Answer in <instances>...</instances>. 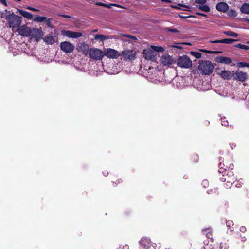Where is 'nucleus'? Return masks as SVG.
<instances>
[{
	"mask_svg": "<svg viewBox=\"0 0 249 249\" xmlns=\"http://www.w3.org/2000/svg\"><path fill=\"white\" fill-rule=\"evenodd\" d=\"M7 21L8 27L11 28L13 31H15L21 24L22 18L13 13L6 14L3 17Z\"/></svg>",
	"mask_w": 249,
	"mask_h": 249,
	"instance_id": "obj_1",
	"label": "nucleus"
},
{
	"mask_svg": "<svg viewBox=\"0 0 249 249\" xmlns=\"http://www.w3.org/2000/svg\"><path fill=\"white\" fill-rule=\"evenodd\" d=\"M164 51V49L161 46H152L151 49L144 50L142 54L145 59L155 62L156 61L157 53Z\"/></svg>",
	"mask_w": 249,
	"mask_h": 249,
	"instance_id": "obj_2",
	"label": "nucleus"
},
{
	"mask_svg": "<svg viewBox=\"0 0 249 249\" xmlns=\"http://www.w3.org/2000/svg\"><path fill=\"white\" fill-rule=\"evenodd\" d=\"M198 70L204 75H209L212 73L214 69L213 63L209 60H202L198 66Z\"/></svg>",
	"mask_w": 249,
	"mask_h": 249,
	"instance_id": "obj_3",
	"label": "nucleus"
},
{
	"mask_svg": "<svg viewBox=\"0 0 249 249\" xmlns=\"http://www.w3.org/2000/svg\"><path fill=\"white\" fill-rule=\"evenodd\" d=\"M228 175H229V176H225L224 177L222 178H221V180L222 181H227V187H231V186L233 184H234L235 186L237 188H240L242 186V184H243V183L241 181H235V178L233 177H230V176H233V173L232 171L228 172Z\"/></svg>",
	"mask_w": 249,
	"mask_h": 249,
	"instance_id": "obj_4",
	"label": "nucleus"
},
{
	"mask_svg": "<svg viewBox=\"0 0 249 249\" xmlns=\"http://www.w3.org/2000/svg\"><path fill=\"white\" fill-rule=\"evenodd\" d=\"M177 65L182 68H189L192 66V62L187 55L179 56L177 60Z\"/></svg>",
	"mask_w": 249,
	"mask_h": 249,
	"instance_id": "obj_5",
	"label": "nucleus"
},
{
	"mask_svg": "<svg viewBox=\"0 0 249 249\" xmlns=\"http://www.w3.org/2000/svg\"><path fill=\"white\" fill-rule=\"evenodd\" d=\"M89 53L90 57L95 60H101L104 56V52L96 48L90 49L89 51Z\"/></svg>",
	"mask_w": 249,
	"mask_h": 249,
	"instance_id": "obj_6",
	"label": "nucleus"
},
{
	"mask_svg": "<svg viewBox=\"0 0 249 249\" xmlns=\"http://www.w3.org/2000/svg\"><path fill=\"white\" fill-rule=\"evenodd\" d=\"M60 48L63 52L67 53H70L73 51L75 47L73 44L70 42L64 41L61 42Z\"/></svg>",
	"mask_w": 249,
	"mask_h": 249,
	"instance_id": "obj_7",
	"label": "nucleus"
},
{
	"mask_svg": "<svg viewBox=\"0 0 249 249\" xmlns=\"http://www.w3.org/2000/svg\"><path fill=\"white\" fill-rule=\"evenodd\" d=\"M122 56L125 61H131L136 57V52L132 50H124L122 53Z\"/></svg>",
	"mask_w": 249,
	"mask_h": 249,
	"instance_id": "obj_8",
	"label": "nucleus"
},
{
	"mask_svg": "<svg viewBox=\"0 0 249 249\" xmlns=\"http://www.w3.org/2000/svg\"><path fill=\"white\" fill-rule=\"evenodd\" d=\"M31 28L28 27L26 25H23L19 26L16 31L21 36H29L31 35Z\"/></svg>",
	"mask_w": 249,
	"mask_h": 249,
	"instance_id": "obj_9",
	"label": "nucleus"
},
{
	"mask_svg": "<svg viewBox=\"0 0 249 249\" xmlns=\"http://www.w3.org/2000/svg\"><path fill=\"white\" fill-rule=\"evenodd\" d=\"M161 62L164 66L171 67L175 63L176 60L169 55H164L161 58Z\"/></svg>",
	"mask_w": 249,
	"mask_h": 249,
	"instance_id": "obj_10",
	"label": "nucleus"
},
{
	"mask_svg": "<svg viewBox=\"0 0 249 249\" xmlns=\"http://www.w3.org/2000/svg\"><path fill=\"white\" fill-rule=\"evenodd\" d=\"M140 245L143 248L149 249L152 247L155 248L156 244L153 243L147 237H142L139 241Z\"/></svg>",
	"mask_w": 249,
	"mask_h": 249,
	"instance_id": "obj_11",
	"label": "nucleus"
},
{
	"mask_svg": "<svg viewBox=\"0 0 249 249\" xmlns=\"http://www.w3.org/2000/svg\"><path fill=\"white\" fill-rule=\"evenodd\" d=\"M104 54L108 58L112 59H116L120 56V53L118 51L110 48L107 49Z\"/></svg>",
	"mask_w": 249,
	"mask_h": 249,
	"instance_id": "obj_12",
	"label": "nucleus"
},
{
	"mask_svg": "<svg viewBox=\"0 0 249 249\" xmlns=\"http://www.w3.org/2000/svg\"><path fill=\"white\" fill-rule=\"evenodd\" d=\"M43 35V33L41 29L33 28L31 29V35H30L29 36L35 38L36 41H38L41 38Z\"/></svg>",
	"mask_w": 249,
	"mask_h": 249,
	"instance_id": "obj_13",
	"label": "nucleus"
},
{
	"mask_svg": "<svg viewBox=\"0 0 249 249\" xmlns=\"http://www.w3.org/2000/svg\"><path fill=\"white\" fill-rule=\"evenodd\" d=\"M62 33L64 36L72 38H77L82 36V33L79 32L64 31Z\"/></svg>",
	"mask_w": 249,
	"mask_h": 249,
	"instance_id": "obj_14",
	"label": "nucleus"
},
{
	"mask_svg": "<svg viewBox=\"0 0 249 249\" xmlns=\"http://www.w3.org/2000/svg\"><path fill=\"white\" fill-rule=\"evenodd\" d=\"M77 49L79 52H82L85 54H87L89 51V45L85 43H79Z\"/></svg>",
	"mask_w": 249,
	"mask_h": 249,
	"instance_id": "obj_15",
	"label": "nucleus"
},
{
	"mask_svg": "<svg viewBox=\"0 0 249 249\" xmlns=\"http://www.w3.org/2000/svg\"><path fill=\"white\" fill-rule=\"evenodd\" d=\"M215 61L218 63L224 64H230L231 63L232 60L231 58L224 56H217L215 57Z\"/></svg>",
	"mask_w": 249,
	"mask_h": 249,
	"instance_id": "obj_16",
	"label": "nucleus"
},
{
	"mask_svg": "<svg viewBox=\"0 0 249 249\" xmlns=\"http://www.w3.org/2000/svg\"><path fill=\"white\" fill-rule=\"evenodd\" d=\"M235 79L241 82H244L246 80L247 78V74L246 72L242 71H236L235 72Z\"/></svg>",
	"mask_w": 249,
	"mask_h": 249,
	"instance_id": "obj_17",
	"label": "nucleus"
},
{
	"mask_svg": "<svg viewBox=\"0 0 249 249\" xmlns=\"http://www.w3.org/2000/svg\"><path fill=\"white\" fill-rule=\"evenodd\" d=\"M217 74L224 80H229L231 77V72L227 70L221 71L220 72H218Z\"/></svg>",
	"mask_w": 249,
	"mask_h": 249,
	"instance_id": "obj_18",
	"label": "nucleus"
},
{
	"mask_svg": "<svg viewBox=\"0 0 249 249\" xmlns=\"http://www.w3.org/2000/svg\"><path fill=\"white\" fill-rule=\"evenodd\" d=\"M228 5L224 2H219L216 5V9L220 12H226L228 10Z\"/></svg>",
	"mask_w": 249,
	"mask_h": 249,
	"instance_id": "obj_19",
	"label": "nucleus"
},
{
	"mask_svg": "<svg viewBox=\"0 0 249 249\" xmlns=\"http://www.w3.org/2000/svg\"><path fill=\"white\" fill-rule=\"evenodd\" d=\"M236 40L231 39V38H226L223 39L221 40H216L214 41H211L210 42L212 43H225V44H232L234 41H236Z\"/></svg>",
	"mask_w": 249,
	"mask_h": 249,
	"instance_id": "obj_20",
	"label": "nucleus"
},
{
	"mask_svg": "<svg viewBox=\"0 0 249 249\" xmlns=\"http://www.w3.org/2000/svg\"><path fill=\"white\" fill-rule=\"evenodd\" d=\"M220 163L219 165V172L220 173H223L224 171L227 170V168H231V169H232L233 165H230L229 167H228L227 165L225 166V164L224 163H222L221 161H223L222 158H221L219 159Z\"/></svg>",
	"mask_w": 249,
	"mask_h": 249,
	"instance_id": "obj_21",
	"label": "nucleus"
},
{
	"mask_svg": "<svg viewBox=\"0 0 249 249\" xmlns=\"http://www.w3.org/2000/svg\"><path fill=\"white\" fill-rule=\"evenodd\" d=\"M18 11L19 13L22 15L23 17L25 18L28 19H32L33 18V15L32 14L28 12L23 11L21 9H18Z\"/></svg>",
	"mask_w": 249,
	"mask_h": 249,
	"instance_id": "obj_22",
	"label": "nucleus"
},
{
	"mask_svg": "<svg viewBox=\"0 0 249 249\" xmlns=\"http://www.w3.org/2000/svg\"><path fill=\"white\" fill-rule=\"evenodd\" d=\"M44 41L48 44L52 45L55 42V38L52 35H48L44 38Z\"/></svg>",
	"mask_w": 249,
	"mask_h": 249,
	"instance_id": "obj_23",
	"label": "nucleus"
},
{
	"mask_svg": "<svg viewBox=\"0 0 249 249\" xmlns=\"http://www.w3.org/2000/svg\"><path fill=\"white\" fill-rule=\"evenodd\" d=\"M202 232L204 235H205L207 238L212 239V230L210 228L203 229L202 230Z\"/></svg>",
	"mask_w": 249,
	"mask_h": 249,
	"instance_id": "obj_24",
	"label": "nucleus"
},
{
	"mask_svg": "<svg viewBox=\"0 0 249 249\" xmlns=\"http://www.w3.org/2000/svg\"><path fill=\"white\" fill-rule=\"evenodd\" d=\"M240 11L243 13L249 14V4H243L240 8Z\"/></svg>",
	"mask_w": 249,
	"mask_h": 249,
	"instance_id": "obj_25",
	"label": "nucleus"
},
{
	"mask_svg": "<svg viewBox=\"0 0 249 249\" xmlns=\"http://www.w3.org/2000/svg\"><path fill=\"white\" fill-rule=\"evenodd\" d=\"M202 4V5L198 6L199 9L205 12H209L210 11V8L208 5L204 4Z\"/></svg>",
	"mask_w": 249,
	"mask_h": 249,
	"instance_id": "obj_26",
	"label": "nucleus"
},
{
	"mask_svg": "<svg viewBox=\"0 0 249 249\" xmlns=\"http://www.w3.org/2000/svg\"><path fill=\"white\" fill-rule=\"evenodd\" d=\"M109 37L107 36L96 34L95 36V40H100L101 41H103L106 39H108Z\"/></svg>",
	"mask_w": 249,
	"mask_h": 249,
	"instance_id": "obj_27",
	"label": "nucleus"
},
{
	"mask_svg": "<svg viewBox=\"0 0 249 249\" xmlns=\"http://www.w3.org/2000/svg\"><path fill=\"white\" fill-rule=\"evenodd\" d=\"M46 19H47V17H46L36 16L34 18L33 20L38 23L44 22Z\"/></svg>",
	"mask_w": 249,
	"mask_h": 249,
	"instance_id": "obj_28",
	"label": "nucleus"
},
{
	"mask_svg": "<svg viewBox=\"0 0 249 249\" xmlns=\"http://www.w3.org/2000/svg\"><path fill=\"white\" fill-rule=\"evenodd\" d=\"M224 34L229 36H233L236 37L238 36V34L236 33L231 32V31H226L224 32Z\"/></svg>",
	"mask_w": 249,
	"mask_h": 249,
	"instance_id": "obj_29",
	"label": "nucleus"
},
{
	"mask_svg": "<svg viewBox=\"0 0 249 249\" xmlns=\"http://www.w3.org/2000/svg\"><path fill=\"white\" fill-rule=\"evenodd\" d=\"M237 15L236 11L233 9H231L228 11V15L231 17H235Z\"/></svg>",
	"mask_w": 249,
	"mask_h": 249,
	"instance_id": "obj_30",
	"label": "nucleus"
},
{
	"mask_svg": "<svg viewBox=\"0 0 249 249\" xmlns=\"http://www.w3.org/2000/svg\"><path fill=\"white\" fill-rule=\"evenodd\" d=\"M96 5H99V6H104V7H107V8H110L111 7V6H113V5L116 6H117V7H120V6L117 5V4H109V5H107L106 4H104V3H101V2H99V3H96Z\"/></svg>",
	"mask_w": 249,
	"mask_h": 249,
	"instance_id": "obj_31",
	"label": "nucleus"
},
{
	"mask_svg": "<svg viewBox=\"0 0 249 249\" xmlns=\"http://www.w3.org/2000/svg\"><path fill=\"white\" fill-rule=\"evenodd\" d=\"M235 47L241 49H244V50H248V49H249V47L248 46H247V45H243V44H236L235 45Z\"/></svg>",
	"mask_w": 249,
	"mask_h": 249,
	"instance_id": "obj_32",
	"label": "nucleus"
},
{
	"mask_svg": "<svg viewBox=\"0 0 249 249\" xmlns=\"http://www.w3.org/2000/svg\"><path fill=\"white\" fill-rule=\"evenodd\" d=\"M191 53H192V55L193 56H194L196 58H199L201 57L202 54L200 53L194 52H192Z\"/></svg>",
	"mask_w": 249,
	"mask_h": 249,
	"instance_id": "obj_33",
	"label": "nucleus"
},
{
	"mask_svg": "<svg viewBox=\"0 0 249 249\" xmlns=\"http://www.w3.org/2000/svg\"><path fill=\"white\" fill-rule=\"evenodd\" d=\"M172 47L173 48H176L178 49H183V44H179V43H174L172 46Z\"/></svg>",
	"mask_w": 249,
	"mask_h": 249,
	"instance_id": "obj_34",
	"label": "nucleus"
},
{
	"mask_svg": "<svg viewBox=\"0 0 249 249\" xmlns=\"http://www.w3.org/2000/svg\"><path fill=\"white\" fill-rule=\"evenodd\" d=\"M238 66L240 67L249 68V63H247L246 62H240L238 64Z\"/></svg>",
	"mask_w": 249,
	"mask_h": 249,
	"instance_id": "obj_35",
	"label": "nucleus"
},
{
	"mask_svg": "<svg viewBox=\"0 0 249 249\" xmlns=\"http://www.w3.org/2000/svg\"><path fill=\"white\" fill-rule=\"evenodd\" d=\"M221 124L223 126H226L228 125V122L227 120H226L225 118H222Z\"/></svg>",
	"mask_w": 249,
	"mask_h": 249,
	"instance_id": "obj_36",
	"label": "nucleus"
},
{
	"mask_svg": "<svg viewBox=\"0 0 249 249\" xmlns=\"http://www.w3.org/2000/svg\"><path fill=\"white\" fill-rule=\"evenodd\" d=\"M209 182L207 180H204L202 182V185L204 187L206 188L208 186Z\"/></svg>",
	"mask_w": 249,
	"mask_h": 249,
	"instance_id": "obj_37",
	"label": "nucleus"
},
{
	"mask_svg": "<svg viewBox=\"0 0 249 249\" xmlns=\"http://www.w3.org/2000/svg\"><path fill=\"white\" fill-rule=\"evenodd\" d=\"M124 36H125L128 38H130L133 40H136V37L135 36L129 35H124Z\"/></svg>",
	"mask_w": 249,
	"mask_h": 249,
	"instance_id": "obj_38",
	"label": "nucleus"
},
{
	"mask_svg": "<svg viewBox=\"0 0 249 249\" xmlns=\"http://www.w3.org/2000/svg\"><path fill=\"white\" fill-rule=\"evenodd\" d=\"M45 21L46 22V24L48 27H52L50 18H47V19H46V20Z\"/></svg>",
	"mask_w": 249,
	"mask_h": 249,
	"instance_id": "obj_39",
	"label": "nucleus"
},
{
	"mask_svg": "<svg viewBox=\"0 0 249 249\" xmlns=\"http://www.w3.org/2000/svg\"><path fill=\"white\" fill-rule=\"evenodd\" d=\"M226 225L228 227H231V226L233 225V223L232 221L229 220L227 221Z\"/></svg>",
	"mask_w": 249,
	"mask_h": 249,
	"instance_id": "obj_40",
	"label": "nucleus"
},
{
	"mask_svg": "<svg viewBox=\"0 0 249 249\" xmlns=\"http://www.w3.org/2000/svg\"><path fill=\"white\" fill-rule=\"evenodd\" d=\"M27 9L33 11H36V12H38L39 10L38 9H36L34 7H31V6H28L27 7Z\"/></svg>",
	"mask_w": 249,
	"mask_h": 249,
	"instance_id": "obj_41",
	"label": "nucleus"
},
{
	"mask_svg": "<svg viewBox=\"0 0 249 249\" xmlns=\"http://www.w3.org/2000/svg\"><path fill=\"white\" fill-rule=\"evenodd\" d=\"M197 3L199 4H205L207 0H195Z\"/></svg>",
	"mask_w": 249,
	"mask_h": 249,
	"instance_id": "obj_42",
	"label": "nucleus"
},
{
	"mask_svg": "<svg viewBox=\"0 0 249 249\" xmlns=\"http://www.w3.org/2000/svg\"><path fill=\"white\" fill-rule=\"evenodd\" d=\"M240 231L243 233L246 232V228L244 226H241L240 228Z\"/></svg>",
	"mask_w": 249,
	"mask_h": 249,
	"instance_id": "obj_43",
	"label": "nucleus"
},
{
	"mask_svg": "<svg viewBox=\"0 0 249 249\" xmlns=\"http://www.w3.org/2000/svg\"><path fill=\"white\" fill-rule=\"evenodd\" d=\"M196 14L198 15L204 16V17H207V15H206L204 13H200V12H196Z\"/></svg>",
	"mask_w": 249,
	"mask_h": 249,
	"instance_id": "obj_44",
	"label": "nucleus"
},
{
	"mask_svg": "<svg viewBox=\"0 0 249 249\" xmlns=\"http://www.w3.org/2000/svg\"><path fill=\"white\" fill-rule=\"evenodd\" d=\"M0 2L4 5H7L6 0H0Z\"/></svg>",
	"mask_w": 249,
	"mask_h": 249,
	"instance_id": "obj_45",
	"label": "nucleus"
},
{
	"mask_svg": "<svg viewBox=\"0 0 249 249\" xmlns=\"http://www.w3.org/2000/svg\"><path fill=\"white\" fill-rule=\"evenodd\" d=\"M168 30L173 33H176L178 32V31L176 29H168Z\"/></svg>",
	"mask_w": 249,
	"mask_h": 249,
	"instance_id": "obj_46",
	"label": "nucleus"
},
{
	"mask_svg": "<svg viewBox=\"0 0 249 249\" xmlns=\"http://www.w3.org/2000/svg\"><path fill=\"white\" fill-rule=\"evenodd\" d=\"M230 145L231 149H233L236 146L235 144H234V143H231Z\"/></svg>",
	"mask_w": 249,
	"mask_h": 249,
	"instance_id": "obj_47",
	"label": "nucleus"
},
{
	"mask_svg": "<svg viewBox=\"0 0 249 249\" xmlns=\"http://www.w3.org/2000/svg\"><path fill=\"white\" fill-rule=\"evenodd\" d=\"M241 240L242 241H245L246 240V238L245 236H240Z\"/></svg>",
	"mask_w": 249,
	"mask_h": 249,
	"instance_id": "obj_48",
	"label": "nucleus"
},
{
	"mask_svg": "<svg viewBox=\"0 0 249 249\" xmlns=\"http://www.w3.org/2000/svg\"><path fill=\"white\" fill-rule=\"evenodd\" d=\"M162 1L165 2L167 3H171V1L170 0H162Z\"/></svg>",
	"mask_w": 249,
	"mask_h": 249,
	"instance_id": "obj_49",
	"label": "nucleus"
},
{
	"mask_svg": "<svg viewBox=\"0 0 249 249\" xmlns=\"http://www.w3.org/2000/svg\"><path fill=\"white\" fill-rule=\"evenodd\" d=\"M103 173L105 176H107L108 174V173L107 171L103 172Z\"/></svg>",
	"mask_w": 249,
	"mask_h": 249,
	"instance_id": "obj_50",
	"label": "nucleus"
},
{
	"mask_svg": "<svg viewBox=\"0 0 249 249\" xmlns=\"http://www.w3.org/2000/svg\"><path fill=\"white\" fill-rule=\"evenodd\" d=\"M213 192V190H212V189L208 190L207 191V193H208V194H211V193H212Z\"/></svg>",
	"mask_w": 249,
	"mask_h": 249,
	"instance_id": "obj_51",
	"label": "nucleus"
},
{
	"mask_svg": "<svg viewBox=\"0 0 249 249\" xmlns=\"http://www.w3.org/2000/svg\"><path fill=\"white\" fill-rule=\"evenodd\" d=\"M124 249H129V247L127 245H125L124 247H123Z\"/></svg>",
	"mask_w": 249,
	"mask_h": 249,
	"instance_id": "obj_52",
	"label": "nucleus"
},
{
	"mask_svg": "<svg viewBox=\"0 0 249 249\" xmlns=\"http://www.w3.org/2000/svg\"><path fill=\"white\" fill-rule=\"evenodd\" d=\"M63 17L66 18H71V16L69 15H63Z\"/></svg>",
	"mask_w": 249,
	"mask_h": 249,
	"instance_id": "obj_53",
	"label": "nucleus"
},
{
	"mask_svg": "<svg viewBox=\"0 0 249 249\" xmlns=\"http://www.w3.org/2000/svg\"><path fill=\"white\" fill-rule=\"evenodd\" d=\"M172 7L174 8H176V9H180V8H179L178 6H172Z\"/></svg>",
	"mask_w": 249,
	"mask_h": 249,
	"instance_id": "obj_54",
	"label": "nucleus"
},
{
	"mask_svg": "<svg viewBox=\"0 0 249 249\" xmlns=\"http://www.w3.org/2000/svg\"><path fill=\"white\" fill-rule=\"evenodd\" d=\"M247 22H249V19H245Z\"/></svg>",
	"mask_w": 249,
	"mask_h": 249,
	"instance_id": "obj_55",
	"label": "nucleus"
},
{
	"mask_svg": "<svg viewBox=\"0 0 249 249\" xmlns=\"http://www.w3.org/2000/svg\"><path fill=\"white\" fill-rule=\"evenodd\" d=\"M232 230H230V231H228V232H231V231H232Z\"/></svg>",
	"mask_w": 249,
	"mask_h": 249,
	"instance_id": "obj_56",
	"label": "nucleus"
},
{
	"mask_svg": "<svg viewBox=\"0 0 249 249\" xmlns=\"http://www.w3.org/2000/svg\"><path fill=\"white\" fill-rule=\"evenodd\" d=\"M178 5H181V4H178ZM181 6H184V7H186V6H185V5H181Z\"/></svg>",
	"mask_w": 249,
	"mask_h": 249,
	"instance_id": "obj_57",
	"label": "nucleus"
},
{
	"mask_svg": "<svg viewBox=\"0 0 249 249\" xmlns=\"http://www.w3.org/2000/svg\"><path fill=\"white\" fill-rule=\"evenodd\" d=\"M97 30L96 29H95V30H94L93 31L95 32H97Z\"/></svg>",
	"mask_w": 249,
	"mask_h": 249,
	"instance_id": "obj_58",
	"label": "nucleus"
},
{
	"mask_svg": "<svg viewBox=\"0 0 249 249\" xmlns=\"http://www.w3.org/2000/svg\"><path fill=\"white\" fill-rule=\"evenodd\" d=\"M247 43L249 44V41L247 42Z\"/></svg>",
	"mask_w": 249,
	"mask_h": 249,
	"instance_id": "obj_59",
	"label": "nucleus"
}]
</instances>
